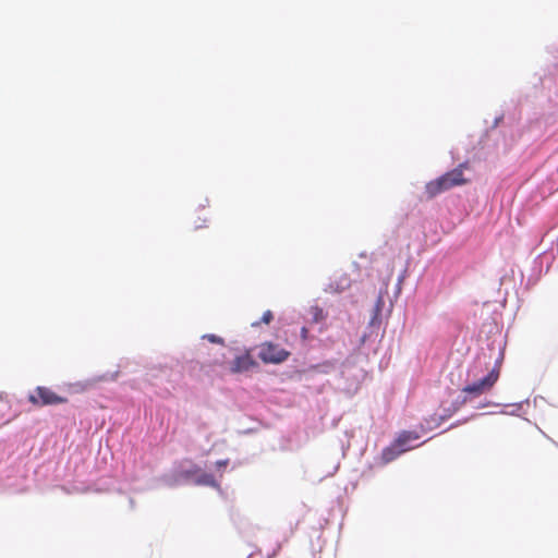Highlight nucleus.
<instances>
[{"instance_id":"nucleus-6","label":"nucleus","mask_w":558,"mask_h":558,"mask_svg":"<svg viewBox=\"0 0 558 558\" xmlns=\"http://www.w3.org/2000/svg\"><path fill=\"white\" fill-rule=\"evenodd\" d=\"M351 286V279L347 274H339L335 276L330 282L328 283V287L326 291L331 293H341L349 289Z\"/></svg>"},{"instance_id":"nucleus-8","label":"nucleus","mask_w":558,"mask_h":558,"mask_svg":"<svg viewBox=\"0 0 558 558\" xmlns=\"http://www.w3.org/2000/svg\"><path fill=\"white\" fill-rule=\"evenodd\" d=\"M401 453L402 452L392 442L391 446H389L383 450L381 459H383L384 463H389L392 460H395L397 457H399Z\"/></svg>"},{"instance_id":"nucleus-10","label":"nucleus","mask_w":558,"mask_h":558,"mask_svg":"<svg viewBox=\"0 0 558 558\" xmlns=\"http://www.w3.org/2000/svg\"><path fill=\"white\" fill-rule=\"evenodd\" d=\"M274 319V314L270 310H267L266 312H264L262 318L259 322H254L251 324L252 327L256 328V327H259V325L263 323V324H266V325H269Z\"/></svg>"},{"instance_id":"nucleus-12","label":"nucleus","mask_w":558,"mask_h":558,"mask_svg":"<svg viewBox=\"0 0 558 558\" xmlns=\"http://www.w3.org/2000/svg\"><path fill=\"white\" fill-rule=\"evenodd\" d=\"M203 338L207 339L211 343L225 344V340L221 337L213 335V333L205 335V336H203Z\"/></svg>"},{"instance_id":"nucleus-3","label":"nucleus","mask_w":558,"mask_h":558,"mask_svg":"<svg viewBox=\"0 0 558 558\" xmlns=\"http://www.w3.org/2000/svg\"><path fill=\"white\" fill-rule=\"evenodd\" d=\"M258 357L265 364H280L288 360L290 352L271 341L258 345Z\"/></svg>"},{"instance_id":"nucleus-4","label":"nucleus","mask_w":558,"mask_h":558,"mask_svg":"<svg viewBox=\"0 0 558 558\" xmlns=\"http://www.w3.org/2000/svg\"><path fill=\"white\" fill-rule=\"evenodd\" d=\"M28 401L35 407L56 405L66 403L68 399L57 395L53 390L45 386H38L29 393Z\"/></svg>"},{"instance_id":"nucleus-5","label":"nucleus","mask_w":558,"mask_h":558,"mask_svg":"<svg viewBox=\"0 0 558 558\" xmlns=\"http://www.w3.org/2000/svg\"><path fill=\"white\" fill-rule=\"evenodd\" d=\"M256 366V361L252 357L250 352H246L242 355L235 356V359L231 363L230 371L232 373H243Z\"/></svg>"},{"instance_id":"nucleus-9","label":"nucleus","mask_w":558,"mask_h":558,"mask_svg":"<svg viewBox=\"0 0 558 558\" xmlns=\"http://www.w3.org/2000/svg\"><path fill=\"white\" fill-rule=\"evenodd\" d=\"M196 483L199 485H206L210 487H218V483L215 480L214 475L204 473L197 480Z\"/></svg>"},{"instance_id":"nucleus-2","label":"nucleus","mask_w":558,"mask_h":558,"mask_svg":"<svg viewBox=\"0 0 558 558\" xmlns=\"http://www.w3.org/2000/svg\"><path fill=\"white\" fill-rule=\"evenodd\" d=\"M500 375V363L497 362L490 372L481 380L466 385L462 391L473 397H480L493 389Z\"/></svg>"},{"instance_id":"nucleus-14","label":"nucleus","mask_w":558,"mask_h":558,"mask_svg":"<svg viewBox=\"0 0 558 558\" xmlns=\"http://www.w3.org/2000/svg\"><path fill=\"white\" fill-rule=\"evenodd\" d=\"M307 332H308V330H307V328H306V327H303V328L301 329V336H302V338H303V339H306V337H307Z\"/></svg>"},{"instance_id":"nucleus-7","label":"nucleus","mask_w":558,"mask_h":558,"mask_svg":"<svg viewBox=\"0 0 558 558\" xmlns=\"http://www.w3.org/2000/svg\"><path fill=\"white\" fill-rule=\"evenodd\" d=\"M418 438L420 435L416 432L403 430L399 434L393 444L403 453L412 448L408 446V444L410 441L417 440Z\"/></svg>"},{"instance_id":"nucleus-1","label":"nucleus","mask_w":558,"mask_h":558,"mask_svg":"<svg viewBox=\"0 0 558 558\" xmlns=\"http://www.w3.org/2000/svg\"><path fill=\"white\" fill-rule=\"evenodd\" d=\"M465 168L466 163H461L451 171H448L439 178L426 183L425 193L427 198H434L438 194L446 192L454 186L465 184L468 182L463 175V169Z\"/></svg>"},{"instance_id":"nucleus-11","label":"nucleus","mask_w":558,"mask_h":558,"mask_svg":"<svg viewBox=\"0 0 558 558\" xmlns=\"http://www.w3.org/2000/svg\"><path fill=\"white\" fill-rule=\"evenodd\" d=\"M311 312L313 315V320L316 323L324 320L326 317V314L324 313V311L317 306L312 307Z\"/></svg>"},{"instance_id":"nucleus-13","label":"nucleus","mask_w":558,"mask_h":558,"mask_svg":"<svg viewBox=\"0 0 558 558\" xmlns=\"http://www.w3.org/2000/svg\"><path fill=\"white\" fill-rule=\"evenodd\" d=\"M228 463H229V460H228V459H226V460H218V461L216 462V466H217V468H219V469H220V468H225V466H227V465H228Z\"/></svg>"}]
</instances>
